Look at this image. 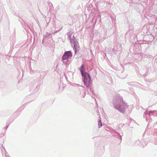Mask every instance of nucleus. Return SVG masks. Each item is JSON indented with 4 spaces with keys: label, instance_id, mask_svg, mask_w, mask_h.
<instances>
[{
    "label": "nucleus",
    "instance_id": "17",
    "mask_svg": "<svg viewBox=\"0 0 157 157\" xmlns=\"http://www.w3.org/2000/svg\"><path fill=\"white\" fill-rule=\"evenodd\" d=\"M123 135V134L122 133L120 134L119 133L117 132L116 133V135L115 136H116V138H118V137L120 136V140L121 141L122 140L121 137Z\"/></svg>",
    "mask_w": 157,
    "mask_h": 157
},
{
    "label": "nucleus",
    "instance_id": "21",
    "mask_svg": "<svg viewBox=\"0 0 157 157\" xmlns=\"http://www.w3.org/2000/svg\"><path fill=\"white\" fill-rule=\"evenodd\" d=\"M140 74L141 75H144V74H144V73H141V72H140Z\"/></svg>",
    "mask_w": 157,
    "mask_h": 157
},
{
    "label": "nucleus",
    "instance_id": "4",
    "mask_svg": "<svg viewBox=\"0 0 157 157\" xmlns=\"http://www.w3.org/2000/svg\"><path fill=\"white\" fill-rule=\"evenodd\" d=\"M60 30L56 31L54 33H49L47 32L45 35H43V38L42 40V44L44 46L46 45L47 43H49V40H52V35L55 33L58 32Z\"/></svg>",
    "mask_w": 157,
    "mask_h": 157
},
{
    "label": "nucleus",
    "instance_id": "8",
    "mask_svg": "<svg viewBox=\"0 0 157 157\" xmlns=\"http://www.w3.org/2000/svg\"><path fill=\"white\" fill-rule=\"evenodd\" d=\"M75 86L78 87H80L81 88H79V90H80V95H81V97L82 98H84L85 95L86 93L84 92V91L81 88H83L84 87L82 86H81L78 84H75L74 85Z\"/></svg>",
    "mask_w": 157,
    "mask_h": 157
},
{
    "label": "nucleus",
    "instance_id": "1",
    "mask_svg": "<svg viewBox=\"0 0 157 157\" xmlns=\"http://www.w3.org/2000/svg\"><path fill=\"white\" fill-rule=\"evenodd\" d=\"M80 70L82 77V80L84 85L85 86L87 89V91L90 92L92 94H94V92L92 85V81L90 75L86 72H83L85 69L83 65L82 64L80 68Z\"/></svg>",
    "mask_w": 157,
    "mask_h": 157
},
{
    "label": "nucleus",
    "instance_id": "18",
    "mask_svg": "<svg viewBox=\"0 0 157 157\" xmlns=\"http://www.w3.org/2000/svg\"><path fill=\"white\" fill-rule=\"evenodd\" d=\"M98 125L99 128H100L102 126V124L100 120L99 119L98 120Z\"/></svg>",
    "mask_w": 157,
    "mask_h": 157
},
{
    "label": "nucleus",
    "instance_id": "25",
    "mask_svg": "<svg viewBox=\"0 0 157 157\" xmlns=\"http://www.w3.org/2000/svg\"><path fill=\"white\" fill-rule=\"evenodd\" d=\"M94 100H95V101H96V103L97 104V102H96V99H94Z\"/></svg>",
    "mask_w": 157,
    "mask_h": 157
},
{
    "label": "nucleus",
    "instance_id": "11",
    "mask_svg": "<svg viewBox=\"0 0 157 157\" xmlns=\"http://www.w3.org/2000/svg\"><path fill=\"white\" fill-rule=\"evenodd\" d=\"M23 21V22H21L23 28L25 29L27 33H29V30L31 31L30 28L28 26V25H26L25 22Z\"/></svg>",
    "mask_w": 157,
    "mask_h": 157
},
{
    "label": "nucleus",
    "instance_id": "19",
    "mask_svg": "<svg viewBox=\"0 0 157 157\" xmlns=\"http://www.w3.org/2000/svg\"><path fill=\"white\" fill-rule=\"evenodd\" d=\"M101 17L100 16L98 15L97 16V19L96 20V21L98 20H99V21H101Z\"/></svg>",
    "mask_w": 157,
    "mask_h": 157
},
{
    "label": "nucleus",
    "instance_id": "20",
    "mask_svg": "<svg viewBox=\"0 0 157 157\" xmlns=\"http://www.w3.org/2000/svg\"><path fill=\"white\" fill-rule=\"evenodd\" d=\"M147 142V141H145V140H143L142 141V144H144V143L145 142Z\"/></svg>",
    "mask_w": 157,
    "mask_h": 157
},
{
    "label": "nucleus",
    "instance_id": "5",
    "mask_svg": "<svg viewBox=\"0 0 157 157\" xmlns=\"http://www.w3.org/2000/svg\"><path fill=\"white\" fill-rule=\"evenodd\" d=\"M70 40L71 45L73 47V49L76 54L77 50L79 48V45L78 42L74 36H73L72 38Z\"/></svg>",
    "mask_w": 157,
    "mask_h": 157
},
{
    "label": "nucleus",
    "instance_id": "30",
    "mask_svg": "<svg viewBox=\"0 0 157 157\" xmlns=\"http://www.w3.org/2000/svg\"><path fill=\"white\" fill-rule=\"evenodd\" d=\"M0 14H2V13L1 12L0 13Z\"/></svg>",
    "mask_w": 157,
    "mask_h": 157
},
{
    "label": "nucleus",
    "instance_id": "28",
    "mask_svg": "<svg viewBox=\"0 0 157 157\" xmlns=\"http://www.w3.org/2000/svg\"><path fill=\"white\" fill-rule=\"evenodd\" d=\"M98 115H99V112L98 111Z\"/></svg>",
    "mask_w": 157,
    "mask_h": 157
},
{
    "label": "nucleus",
    "instance_id": "27",
    "mask_svg": "<svg viewBox=\"0 0 157 157\" xmlns=\"http://www.w3.org/2000/svg\"><path fill=\"white\" fill-rule=\"evenodd\" d=\"M43 17H44V18H45V17H46L44 15V16H43Z\"/></svg>",
    "mask_w": 157,
    "mask_h": 157
},
{
    "label": "nucleus",
    "instance_id": "6",
    "mask_svg": "<svg viewBox=\"0 0 157 157\" xmlns=\"http://www.w3.org/2000/svg\"><path fill=\"white\" fill-rule=\"evenodd\" d=\"M5 142V140L2 138H0V149L2 151V156L3 157H10L8 153L3 146V144Z\"/></svg>",
    "mask_w": 157,
    "mask_h": 157
},
{
    "label": "nucleus",
    "instance_id": "14",
    "mask_svg": "<svg viewBox=\"0 0 157 157\" xmlns=\"http://www.w3.org/2000/svg\"><path fill=\"white\" fill-rule=\"evenodd\" d=\"M150 115L151 117L156 116L157 117V111L155 110H151L149 111Z\"/></svg>",
    "mask_w": 157,
    "mask_h": 157
},
{
    "label": "nucleus",
    "instance_id": "10",
    "mask_svg": "<svg viewBox=\"0 0 157 157\" xmlns=\"http://www.w3.org/2000/svg\"><path fill=\"white\" fill-rule=\"evenodd\" d=\"M142 141L140 140H136L135 143V145L136 146H139L143 148L145 147L148 144V142H146L144 143V144H142Z\"/></svg>",
    "mask_w": 157,
    "mask_h": 157
},
{
    "label": "nucleus",
    "instance_id": "12",
    "mask_svg": "<svg viewBox=\"0 0 157 157\" xmlns=\"http://www.w3.org/2000/svg\"><path fill=\"white\" fill-rule=\"evenodd\" d=\"M30 102V101H29L28 102H27L25 104L23 105L22 106H21L20 107H19L17 110V111L15 113H17V112H20L23 109L25 108V106H26V105L28 103Z\"/></svg>",
    "mask_w": 157,
    "mask_h": 157
},
{
    "label": "nucleus",
    "instance_id": "9",
    "mask_svg": "<svg viewBox=\"0 0 157 157\" xmlns=\"http://www.w3.org/2000/svg\"><path fill=\"white\" fill-rule=\"evenodd\" d=\"M144 118H145L146 120L147 121H150L152 117L150 115V112L149 111L147 112V111H146L144 113Z\"/></svg>",
    "mask_w": 157,
    "mask_h": 157
},
{
    "label": "nucleus",
    "instance_id": "13",
    "mask_svg": "<svg viewBox=\"0 0 157 157\" xmlns=\"http://www.w3.org/2000/svg\"><path fill=\"white\" fill-rule=\"evenodd\" d=\"M133 85L135 86H137V87H140L142 89H143L144 90H146V88L144 86H143L141 85V84H140L139 83L137 82H134V84Z\"/></svg>",
    "mask_w": 157,
    "mask_h": 157
},
{
    "label": "nucleus",
    "instance_id": "7",
    "mask_svg": "<svg viewBox=\"0 0 157 157\" xmlns=\"http://www.w3.org/2000/svg\"><path fill=\"white\" fill-rule=\"evenodd\" d=\"M135 36V35H134L133 31L132 30H129L126 33L125 35V37L126 38L129 39L132 38L134 37Z\"/></svg>",
    "mask_w": 157,
    "mask_h": 157
},
{
    "label": "nucleus",
    "instance_id": "29",
    "mask_svg": "<svg viewBox=\"0 0 157 157\" xmlns=\"http://www.w3.org/2000/svg\"><path fill=\"white\" fill-rule=\"evenodd\" d=\"M145 133H146V132H145V133H144V134L143 135H144L145 134Z\"/></svg>",
    "mask_w": 157,
    "mask_h": 157
},
{
    "label": "nucleus",
    "instance_id": "23",
    "mask_svg": "<svg viewBox=\"0 0 157 157\" xmlns=\"http://www.w3.org/2000/svg\"><path fill=\"white\" fill-rule=\"evenodd\" d=\"M157 18H155V21L157 20Z\"/></svg>",
    "mask_w": 157,
    "mask_h": 157
},
{
    "label": "nucleus",
    "instance_id": "22",
    "mask_svg": "<svg viewBox=\"0 0 157 157\" xmlns=\"http://www.w3.org/2000/svg\"><path fill=\"white\" fill-rule=\"evenodd\" d=\"M39 88V86H37L36 87V89H37V90H38V89Z\"/></svg>",
    "mask_w": 157,
    "mask_h": 157
},
{
    "label": "nucleus",
    "instance_id": "3",
    "mask_svg": "<svg viewBox=\"0 0 157 157\" xmlns=\"http://www.w3.org/2000/svg\"><path fill=\"white\" fill-rule=\"evenodd\" d=\"M72 56V53L71 51L65 52L62 56V61L66 66L68 65L70 63L69 59L70 57Z\"/></svg>",
    "mask_w": 157,
    "mask_h": 157
},
{
    "label": "nucleus",
    "instance_id": "26",
    "mask_svg": "<svg viewBox=\"0 0 157 157\" xmlns=\"http://www.w3.org/2000/svg\"><path fill=\"white\" fill-rule=\"evenodd\" d=\"M128 84L129 85H130V82H129L128 83Z\"/></svg>",
    "mask_w": 157,
    "mask_h": 157
},
{
    "label": "nucleus",
    "instance_id": "24",
    "mask_svg": "<svg viewBox=\"0 0 157 157\" xmlns=\"http://www.w3.org/2000/svg\"><path fill=\"white\" fill-rule=\"evenodd\" d=\"M152 38H153V40H154V37L152 36Z\"/></svg>",
    "mask_w": 157,
    "mask_h": 157
},
{
    "label": "nucleus",
    "instance_id": "15",
    "mask_svg": "<svg viewBox=\"0 0 157 157\" xmlns=\"http://www.w3.org/2000/svg\"><path fill=\"white\" fill-rule=\"evenodd\" d=\"M9 125H7L5 127H4L3 128V129L4 130V131L5 132V133H2L0 134V138H2L1 137L4 136L5 134V133L6 132V131Z\"/></svg>",
    "mask_w": 157,
    "mask_h": 157
},
{
    "label": "nucleus",
    "instance_id": "2",
    "mask_svg": "<svg viewBox=\"0 0 157 157\" xmlns=\"http://www.w3.org/2000/svg\"><path fill=\"white\" fill-rule=\"evenodd\" d=\"M113 102L114 108L122 113H124L128 108V105L123 101L122 97L119 94H117L115 98L113 99Z\"/></svg>",
    "mask_w": 157,
    "mask_h": 157
},
{
    "label": "nucleus",
    "instance_id": "16",
    "mask_svg": "<svg viewBox=\"0 0 157 157\" xmlns=\"http://www.w3.org/2000/svg\"><path fill=\"white\" fill-rule=\"evenodd\" d=\"M72 34V32L70 31L67 33V35L68 36V38L69 40L71 39V36Z\"/></svg>",
    "mask_w": 157,
    "mask_h": 157
}]
</instances>
